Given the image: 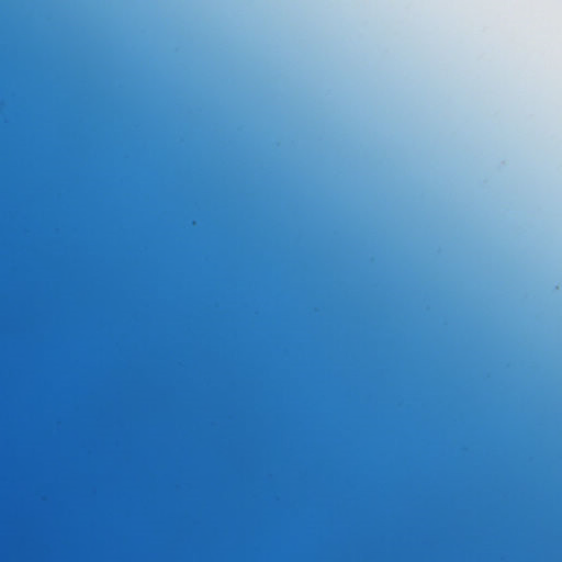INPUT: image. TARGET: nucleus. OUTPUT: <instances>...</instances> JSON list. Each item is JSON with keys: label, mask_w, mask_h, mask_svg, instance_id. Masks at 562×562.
I'll return each instance as SVG.
<instances>
[{"label": "nucleus", "mask_w": 562, "mask_h": 562, "mask_svg": "<svg viewBox=\"0 0 562 562\" xmlns=\"http://www.w3.org/2000/svg\"><path fill=\"white\" fill-rule=\"evenodd\" d=\"M318 351H516L515 349H474V348H323ZM540 352V349L536 350Z\"/></svg>", "instance_id": "1"}]
</instances>
